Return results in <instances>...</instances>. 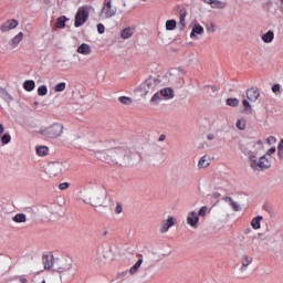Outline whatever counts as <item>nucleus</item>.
<instances>
[{"label":"nucleus","mask_w":283,"mask_h":283,"mask_svg":"<svg viewBox=\"0 0 283 283\" xmlns=\"http://www.w3.org/2000/svg\"><path fill=\"white\" fill-rule=\"evenodd\" d=\"M93 151L99 160H104L108 165L132 167L140 161V154L136 151V148L125 144L114 146L111 142H97Z\"/></svg>","instance_id":"nucleus-1"},{"label":"nucleus","mask_w":283,"mask_h":283,"mask_svg":"<svg viewBox=\"0 0 283 283\" xmlns=\"http://www.w3.org/2000/svg\"><path fill=\"white\" fill-rule=\"evenodd\" d=\"M240 150L245 155L249 156L250 167L254 171H266V169H271V158H268L266 155L258 157L253 155V151L247 148L244 145L240 146Z\"/></svg>","instance_id":"nucleus-2"},{"label":"nucleus","mask_w":283,"mask_h":283,"mask_svg":"<svg viewBox=\"0 0 283 283\" xmlns=\"http://www.w3.org/2000/svg\"><path fill=\"white\" fill-rule=\"evenodd\" d=\"M83 202L91 205V207H105V202H107V190L103 187L88 190L83 193Z\"/></svg>","instance_id":"nucleus-3"},{"label":"nucleus","mask_w":283,"mask_h":283,"mask_svg":"<svg viewBox=\"0 0 283 283\" xmlns=\"http://www.w3.org/2000/svg\"><path fill=\"white\" fill-rule=\"evenodd\" d=\"M158 85H160V80L158 77L149 76L140 84L139 90L143 96L147 97L149 94H154V92H156V87H158Z\"/></svg>","instance_id":"nucleus-4"},{"label":"nucleus","mask_w":283,"mask_h":283,"mask_svg":"<svg viewBox=\"0 0 283 283\" xmlns=\"http://www.w3.org/2000/svg\"><path fill=\"white\" fill-rule=\"evenodd\" d=\"M72 268V263L67 261V259H54L51 265L46 264V269H53V271H57V273H63V271H70Z\"/></svg>","instance_id":"nucleus-5"},{"label":"nucleus","mask_w":283,"mask_h":283,"mask_svg":"<svg viewBox=\"0 0 283 283\" xmlns=\"http://www.w3.org/2000/svg\"><path fill=\"white\" fill-rule=\"evenodd\" d=\"M87 19H90V7H81L75 14L74 28H81Z\"/></svg>","instance_id":"nucleus-6"},{"label":"nucleus","mask_w":283,"mask_h":283,"mask_svg":"<svg viewBox=\"0 0 283 283\" xmlns=\"http://www.w3.org/2000/svg\"><path fill=\"white\" fill-rule=\"evenodd\" d=\"M43 136L46 138H59L63 134V125L53 124L42 130Z\"/></svg>","instance_id":"nucleus-7"},{"label":"nucleus","mask_w":283,"mask_h":283,"mask_svg":"<svg viewBox=\"0 0 283 283\" xmlns=\"http://www.w3.org/2000/svg\"><path fill=\"white\" fill-rule=\"evenodd\" d=\"M66 170L67 167L63 166V163L53 161L48 166L46 174H49V176H61V174Z\"/></svg>","instance_id":"nucleus-8"},{"label":"nucleus","mask_w":283,"mask_h":283,"mask_svg":"<svg viewBox=\"0 0 283 283\" xmlns=\"http://www.w3.org/2000/svg\"><path fill=\"white\" fill-rule=\"evenodd\" d=\"M117 12L116 7L112 4V0H104L102 14L105 15V19H112V17H115Z\"/></svg>","instance_id":"nucleus-9"},{"label":"nucleus","mask_w":283,"mask_h":283,"mask_svg":"<svg viewBox=\"0 0 283 283\" xmlns=\"http://www.w3.org/2000/svg\"><path fill=\"white\" fill-rule=\"evenodd\" d=\"M198 222H200V217L198 216V212H189L187 217V224H189V227H192V229H198Z\"/></svg>","instance_id":"nucleus-10"},{"label":"nucleus","mask_w":283,"mask_h":283,"mask_svg":"<svg viewBox=\"0 0 283 283\" xmlns=\"http://www.w3.org/2000/svg\"><path fill=\"white\" fill-rule=\"evenodd\" d=\"M174 226H176V218L169 217L168 220L161 222L160 233H167Z\"/></svg>","instance_id":"nucleus-11"},{"label":"nucleus","mask_w":283,"mask_h":283,"mask_svg":"<svg viewBox=\"0 0 283 283\" xmlns=\"http://www.w3.org/2000/svg\"><path fill=\"white\" fill-rule=\"evenodd\" d=\"M247 98L252 103H255L260 98V90L258 87H251L247 91Z\"/></svg>","instance_id":"nucleus-12"},{"label":"nucleus","mask_w":283,"mask_h":283,"mask_svg":"<svg viewBox=\"0 0 283 283\" xmlns=\"http://www.w3.org/2000/svg\"><path fill=\"white\" fill-rule=\"evenodd\" d=\"M19 25V21L12 19V20H7L1 27L0 30L1 32H8L10 30H14Z\"/></svg>","instance_id":"nucleus-13"},{"label":"nucleus","mask_w":283,"mask_h":283,"mask_svg":"<svg viewBox=\"0 0 283 283\" xmlns=\"http://www.w3.org/2000/svg\"><path fill=\"white\" fill-rule=\"evenodd\" d=\"M77 54H83L84 56H90V54H92V46L87 43H82L77 48Z\"/></svg>","instance_id":"nucleus-14"},{"label":"nucleus","mask_w":283,"mask_h":283,"mask_svg":"<svg viewBox=\"0 0 283 283\" xmlns=\"http://www.w3.org/2000/svg\"><path fill=\"white\" fill-rule=\"evenodd\" d=\"M159 92H160V96L166 98V101H171V98H174L175 96L174 90L171 87L161 88Z\"/></svg>","instance_id":"nucleus-15"},{"label":"nucleus","mask_w":283,"mask_h":283,"mask_svg":"<svg viewBox=\"0 0 283 283\" xmlns=\"http://www.w3.org/2000/svg\"><path fill=\"white\" fill-rule=\"evenodd\" d=\"M210 165L211 159L207 155L202 156L198 163L199 169H207V167H209Z\"/></svg>","instance_id":"nucleus-16"},{"label":"nucleus","mask_w":283,"mask_h":283,"mask_svg":"<svg viewBox=\"0 0 283 283\" xmlns=\"http://www.w3.org/2000/svg\"><path fill=\"white\" fill-rule=\"evenodd\" d=\"M196 34H205V28L198 23L192 27L190 39H195Z\"/></svg>","instance_id":"nucleus-17"},{"label":"nucleus","mask_w":283,"mask_h":283,"mask_svg":"<svg viewBox=\"0 0 283 283\" xmlns=\"http://www.w3.org/2000/svg\"><path fill=\"white\" fill-rule=\"evenodd\" d=\"M140 266H143V255H140V259L128 270L129 275H136Z\"/></svg>","instance_id":"nucleus-18"},{"label":"nucleus","mask_w":283,"mask_h":283,"mask_svg":"<svg viewBox=\"0 0 283 283\" xmlns=\"http://www.w3.org/2000/svg\"><path fill=\"white\" fill-rule=\"evenodd\" d=\"M54 260H55V259H54V255L44 254V255L42 256V262H43V264H44V269L48 270V271H50L51 268H48V265L51 266V265H52V262H53Z\"/></svg>","instance_id":"nucleus-19"},{"label":"nucleus","mask_w":283,"mask_h":283,"mask_svg":"<svg viewBox=\"0 0 283 283\" xmlns=\"http://www.w3.org/2000/svg\"><path fill=\"white\" fill-rule=\"evenodd\" d=\"M135 29L132 27L125 28L120 32L122 39H132L134 36Z\"/></svg>","instance_id":"nucleus-20"},{"label":"nucleus","mask_w":283,"mask_h":283,"mask_svg":"<svg viewBox=\"0 0 283 283\" xmlns=\"http://www.w3.org/2000/svg\"><path fill=\"white\" fill-rule=\"evenodd\" d=\"M67 21H70V19H67V17L61 15L60 18L56 19L55 28H57L59 30H63V28H65V23H67Z\"/></svg>","instance_id":"nucleus-21"},{"label":"nucleus","mask_w":283,"mask_h":283,"mask_svg":"<svg viewBox=\"0 0 283 283\" xmlns=\"http://www.w3.org/2000/svg\"><path fill=\"white\" fill-rule=\"evenodd\" d=\"M23 41V32H19L11 41V48H17Z\"/></svg>","instance_id":"nucleus-22"},{"label":"nucleus","mask_w":283,"mask_h":283,"mask_svg":"<svg viewBox=\"0 0 283 283\" xmlns=\"http://www.w3.org/2000/svg\"><path fill=\"white\" fill-rule=\"evenodd\" d=\"M262 41L263 43H272L273 39H275V33H273V31H268L266 33H264L262 35Z\"/></svg>","instance_id":"nucleus-23"},{"label":"nucleus","mask_w":283,"mask_h":283,"mask_svg":"<svg viewBox=\"0 0 283 283\" xmlns=\"http://www.w3.org/2000/svg\"><path fill=\"white\" fill-rule=\"evenodd\" d=\"M34 87H36V83L33 80H27L23 83V88L25 92H33Z\"/></svg>","instance_id":"nucleus-24"},{"label":"nucleus","mask_w":283,"mask_h":283,"mask_svg":"<svg viewBox=\"0 0 283 283\" xmlns=\"http://www.w3.org/2000/svg\"><path fill=\"white\" fill-rule=\"evenodd\" d=\"M210 6L217 10H224V8H227V3L220 0H212Z\"/></svg>","instance_id":"nucleus-25"},{"label":"nucleus","mask_w":283,"mask_h":283,"mask_svg":"<svg viewBox=\"0 0 283 283\" xmlns=\"http://www.w3.org/2000/svg\"><path fill=\"white\" fill-rule=\"evenodd\" d=\"M13 222H17L18 224H21L23 222H27L28 218L25 216V213H17L13 218H12Z\"/></svg>","instance_id":"nucleus-26"},{"label":"nucleus","mask_w":283,"mask_h":283,"mask_svg":"<svg viewBox=\"0 0 283 283\" xmlns=\"http://www.w3.org/2000/svg\"><path fill=\"white\" fill-rule=\"evenodd\" d=\"M226 202H229L230 207H232L233 211H241L240 205L233 200L231 197L226 198Z\"/></svg>","instance_id":"nucleus-27"},{"label":"nucleus","mask_w":283,"mask_h":283,"mask_svg":"<svg viewBox=\"0 0 283 283\" xmlns=\"http://www.w3.org/2000/svg\"><path fill=\"white\" fill-rule=\"evenodd\" d=\"M262 220H263L262 216H258V217L253 218L251 221L252 229H254V230L260 229V227H261L260 222H262Z\"/></svg>","instance_id":"nucleus-28"},{"label":"nucleus","mask_w":283,"mask_h":283,"mask_svg":"<svg viewBox=\"0 0 283 283\" xmlns=\"http://www.w3.org/2000/svg\"><path fill=\"white\" fill-rule=\"evenodd\" d=\"M242 266H241V271H244V269H247V266H249V264H251V262H253V258H250L249 255L244 254L242 256Z\"/></svg>","instance_id":"nucleus-29"},{"label":"nucleus","mask_w":283,"mask_h":283,"mask_svg":"<svg viewBox=\"0 0 283 283\" xmlns=\"http://www.w3.org/2000/svg\"><path fill=\"white\" fill-rule=\"evenodd\" d=\"M35 151L38 156H48L50 148H48L46 146H40V147H36Z\"/></svg>","instance_id":"nucleus-30"},{"label":"nucleus","mask_w":283,"mask_h":283,"mask_svg":"<svg viewBox=\"0 0 283 283\" xmlns=\"http://www.w3.org/2000/svg\"><path fill=\"white\" fill-rule=\"evenodd\" d=\"M185 19H187V11L180 10L179 11V25H180L181 29L185 28V25H186Z\"/></svg>","instance_id":"nucleus-31"},{"label":"nucleus","mask_w":283,"mask_h":283,"mask_svg":"<svg viewBox=\"0 0 283 283\" xmlns=\"http://www.w3.org/2000/svg\"><path fill=\"white\" fill-rule=\"evenodd\" d=\"M227 105H229V107H238L240 105V99L230 97L227 99Z\"/></svg>","instance_id":"nucleus-32"},{"label":"nucleus","mask_w":283,"mask_h":283,"mask_svg":"<svg viewBox=\"0 0 283 283\" xmlns=\"http://www.w3.org/2000/svg\"><path fill=\"white\" fill-rule=\"evenodd\" d=\"M160 101H163V95H160V92L155 93L150 99V102L154 103V105H158V103H160Z\"/></svg>","instance_id":"nucleus-33"},{"label":"nucleus","mask_w":283,"mask_h":283,"mask_svg":"<svg viewBox=\"0 0 283 283\" xmlns=\"http://www.w3.org/2000/svg\"><path fill=\"white\" fill-rule=\"evenodd\" d=\"M119 103H122V105H132V103H134V99H132V97L120 96Z\"/></svg>","instance_id":"nucleus-34"},{"label":"nucleus","mask_w":283,"mask_h":283,"mask_svg":"<svg viewBox=\"0 0 283 283\" xmlns=\"http://www.w3.org/2000/svg\"><path fill=\"white\" fill-rule=\"evenodd\" d=\"M242 105L244 107V112L247 114H251V112L253 111L252 106H251V103H249L247 99H243L242 101Z\"/></svg>","instance_id":"nucleus-35"},{"label":"nucleus","mask_w":283,"mask_h":283,"mask_svg":"<svg viewBox=\"0 0 283 283\" xmlns=\"http://www.w3.org/2000/svg\"><path fill=\"white\" fill-rule=\"evenodd\" d=\"M166 30L168 31L176 30V20L166 21Z\"/></svg>","instance_id":"nucleus-36"},{"label":"nucleus","mask_w":283,"mask_h":283,"mask_svg":"<svg viewBox=\"0 0 283 283\" xmlns=\"http://www.w3.org/2000/svg\"><path fill=\"white\" fill-rule=\"evenodd\" d=\"M39 96H48V86L41 85L38 88Z\"/></svg>","instance_id":"nucleus-37"},{"label":"nucleus","mask_w":283,"mask_h":283,"mask_svg":"<svg viewBox=\"0 0 283 283\" xmlns=\"http://www.w3.org/2000/svg\"><path fill=\"white\" fill-rule=\"evenodd\" d=\"M0 140L2 145H8V143L12 140V137L10 136V134H3Z\"/></svg>","instance_id":"nucleus-38"},{"label":"nucleus","mask_w":283,"mask_h":283,"mask_svg":"<svg viewBox=\"0 0 283 283\" xmlns=\"http://www.w3.org/2000/svg\"><path fill=\"white\" fill-rule=\"evenodd\" d=\"M235 125L238 129H241V130L247 129V122H244V119H238Z\"/></svg>","instance_id":"nucleus-39"},{"label":"nucleus","mask_w":283,"mask_h":283,"mask_svg":"<svg viewBox=\"0 0 283 283\" xmlns=\"http://www.w3.org/2000/svg\"><path fill=\"white\" fill-rule=\"evenodd\" d=\"M66 84L64 82H61L55 85L54 90L55 92H65Z\"/></svg>","instance_id":"nucleus-40"},{"label":"nucleus","mask_w":283,"mask_h":283,"mask_svg":"<svg viewBox=\"0 0 283 283\" xmlns=\"http://www.w3.org/2000/svg\"><path fill=\"white\" fill-rule=\"evenodd\" d=\"M208 207L203 206L200 208L199 212L197 213L199 218H205V216H207V211H208Z\"/></svg>","instance_id":"nucleus-41"},{"label":"nucleus","mask_w":283,"mask_h":283,"mask_svg":"<svg viewBox=\"0 0 283 283\" xmlns=\"http://www.w3.org/2000/svg\"><path fill=\"white\" fill-rule=\"evenodd\" d=\"M280 90H282V86H280V84H274L273 86H272V92H273V94H280Z\"/></svg>","instance_id":"nucleus-42"},{"label":"nucleus","mask_w":283,"mask_h":283,"mask_svg":"<svg viewBox=\"0 0 283 283\" xmlns=\"http://www.w3.org/2000/svg\"><path fill=\"white\" fill-rule=\"evenodd\" d=\"M70 188V182H62L59 185V189L61 191H65V189H69Z\"/></svg>","instance_id":"nucleus-43"},{"label":"nucleus","mask_w":283,"mask_h":283,"mask_svg":"<svg viewBox=\"0 0 283 283\" xmlns=\"http://www.w3.org/2000/svg\"><path fill=\"white\" fill-rule=\"evenodd\" d=\"M207 32H216V25L213 23L206 25Z\"/></svg>","instance_id":"nucleus-44"},{"label":"nucleus","mask_w":283,"mask_h":283,"mask_svg":"<svg viewBox=\"0 0 283 283\" xmlns=\"http://www.w3.org/2000/svg\"><path fill=\"white\" fill-rule=\"evenodd\" d=\"M97 32H98V34H105V25H103L102 23H98Z\"/></svg>","instance_id":"nucleus-45"},{"label":"nucleus","mask_w":283,"mask_h":283,"mask_svg":"<svg viewBox=\"0 0 283 283\" xmlns=\"http://www.w3.org/2000/svg\"><path fill=\"white\" fill-rule=\"evenodd\" d=\"M277 139L274 136H270L266 139L268 145H273Z\"/></svg>","instance_id":"nucleus-46"},{"label":"nucleus","mask_w":283,"mask_h":283,"mask_svg":"<svg viewBox=\"0 0 283 283\" xmlns=\"http://www.w3.org/2000/svg\"><path fill=\"white\" fill-rule=\"evenodd\" d=\"M115 213H123V206L120 203L116 205Z\"/></svg>","instance_id":"nucleus-47"},{"label":"nucleus","mask_w":283,"mask_h":283,"mask_svg":"<svg viewBox=\"0 0 283 283\" xmlns=\"http://www.w3.org/2000/svg\"><path fill=\"white\" fill-rule=\"evenodd\" d=\"M272 154H275V147H271V148L266 151L265 157H266V156H271Z\"/></svg>","instance_id":"nucleus-48"},{"label":"nucleus","mask_w":283,"mask_h":283,"mask_svg":"<svg viewBox=\"0 0 283 283\" xmlns=\"http://www.w3.org/2000/svg\"><path fill=\"white\" fill-rule=\"evenodd\" d=\"M262 233L254 234L252 238V242H255V240H260Z\"/></svg>","instance_id":"nucleus-49"},{"label":"nucleus","mask_w":283,"mask_h":283,"mask_svg":"<svg viewBox=\"0 0 283 283\" xmlns=\"http://www.w3.org/2000/svg\"><path fill=\"white\" fill-rule=\"evenodd\" d=\"M208 140H213L216 138V135L213 133L208 134L207 136Z\"/></svg>","instance_id":"nucleus-50"},{"label":"nucleus","mask_w":283,"mask_h":283,"mask_svg":"<svg viewBox=\"0 0 283 283\" xmlns=\"http://www.w3.org/2000/svg\"><path fill=\"white\" fill-rule=\"evenodd\" d=\"M166 139H167V135L163 134L159 136V143H163Z\"/></svg>","instance_id":"nucleus-51"},{"label":"nucleus","mask_w":283,"mask_h":283,"mask_svg":"<svg viewBox=\"0 0 283 283\" xmlns=\"http://www.w3.org/2000/svg\"><path fill=\"white\" fill-rule=\"evenodd\" d=\"M277 157L280 158V160H283V153L280 149H277Z\"/></svg>","instance_id":"nucleus-52"},{"label":"nucleus","mask_w":283,"mask_h":283,"mask_svg":"<svg viewBox=\"0 0 283 283\" xmlns=\"http://www.w3.org/2000/svg\"><path fill=\"white\" fill-rule=\"evenodd\" d=\"M277 149H279V151H282V149H283V139H281V142L277 146Z\"/></svg>","instance_id":"nucleus-53"},{"label":"nucleus","mask_w":283,"mask_h":283,"mask_svg":"<svg viewBox=\"0 0 283 283\" xmlns=\"http://www.w3.org/2000/svg\"><path fill=\"white\" fill-rule=\"evenodd\" d=\"M252 229L251 228H247L244 231H243V233H245L247 235L249 234V233H252Z\"/></svg>","instance_id":"nucleus-54"},{"label":"nucleus","mask_w":283,"mask_h":283,"mask_svg":"<svg viewBox=\"0 0 283 283\" xmlns=\"http://www.w3.org/2000/svg\"><path fill=\"white\" fill-rule=\"evenodd\" d=\"M3 132H6V128L3 127V124H0V136L3 134Z\"/></svg>","instance_id":"nucleus-55"},{"label":"nucleus","mask_w":283,"mask_h":283,"mask_svg":"<svg viewBox=\"0 0 283 283\" xmlns=\"http://www.w3.org/2000/svg\"><path fill=\"white\" fill-rule=\"evenodd\" d=\"M213 0H202L203 3H208V6H211Z\"/></svg>","instance_id":"nucleus-56"},{"label":"nucleus","mask_w":283,"mask_h":283,"mask_svg":"<svg viewBox=\"0 0 283 283\" xmlns=\"http://www.w3.org/2000/svg\"><path fill=\"white\" fill-rule=\"evenodd\" d=\"M20 282H21V283H28V279H25V277H20Z\"/></svg>","instance_id":"nucleus-57"},{"label":"nucleus","mask_w":283,"mask_h":283,"mask_svg":"<svg viewBox=\"0 0 283 283\" xmlns=\"http://www.w3.org/2000/svg\"><path fill=\"white\" fill-rule=\"evenodd\" d=\"M107 233H109L107 230H104L103 232H102V237L103 238H105V235H107Z\"/></svg>","instance_id":"nucleus-58"},{"label":"nucleus","mask_w":283,"mask_h":283,"mask_svg":"<svg viewBox=\"0 0 283 283\" xmlns=\"http://www.w3.org/2000/svg\"><path fill=\"white\" fill-rule=\"evenodd\" d=\"M266 6H273V1L269 0V1L266 2Z\"/></svg>","instance_id":"nucleus-59"},{"label":"nucleus","mask_w":283,"mask_h":283,"mask_svg":"<svg viewBox=\"0 0 283 283\" xmlns=\"http://www.w3.org/2000/svg\"><path fill=\"white\" fill-rule=\"evenodd\" d=\"M212 92H218V88L216 86H211Z\"/></svg>","instance_id":"nucleus-60"},{"label":"nucleus","mask_w":283,"mask_h":283,"mask_svg":"<svg viewBox=\"0 0 283 283\" xmlns=\"http://www.w3.org/2000/svg\"><path fill=\"white\" fill-rule=\"evenodd\" d=\"M249 145H251V147H255V142H251Z\"/></svg>","instance_id":"nucleus-61"},{"label":"nucleus","mask_w":283,"mask_h":283,"mask_svg":"<svg viewBox=\"0 0 283 283\" xmlns=\"http://www.w3.org/2000/svg\"><path fill=\"white\" fill-rule=\"evenodd\" d=\"M256 145H261V146H262V145H263L262 140L259 139V140L256 142Z\"/></svg>","instance_id":"nucleus-62"},{"label":"nucleus","mask_w":283,"mask_h":283,"mask_svg":"<svg viewBox=\"0 0 283 283\" xmlns=\"http://www.w3.org/2000/svg\"><path fill=\"white\" fill-rule=\"evenodd\" d=\"M281 1V3L283 4V0H280Z\"/></svg>","instance_id":"nucleus-63"},{"label":"nucleus","mask_w":283,"mask_h":283,"mask_svg":"<svg viewBox=\"0 0 283 283\" xmlns=\"http://www.w3.org/2000/svg\"><path fill=\"white\" fill-rule=\"evenodd\" d=\"M86 1H94V0H86Z\"/></svg>","instance_id":"nucleus-64"}]
</instances>
